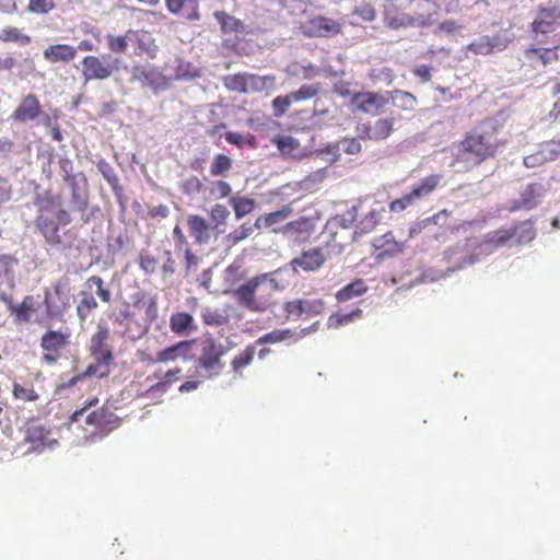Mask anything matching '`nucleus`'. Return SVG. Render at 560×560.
I'll list each match as a JSON object with an SVG mask.
<instances>
[{
    "mask_svg": "<svg viewBox=\"0 0 560 560\" xmlns=\"http://www.w3.org/2000/svg\"><path fill=\"white\" fill-rule=\"evenodd\" d=\"M504 141L499 138V128L491 121H482L467 131L458 142L457 159L472 166L494 159Z\"/></svg>",
    "mask_w": 560,
    "mask_h": 560,
    "instance_id": "obj_1",
    "label": "nucleus"
},
{
    "mask_svg": "<svg viewBox=\"0 0 560 560\" xmlns=\"http://www.w3.org/2000/svg\"><path fill=\"white\" fill-rule=\"evenodd\" d=\"M37 208L35 226L50 246L63 243L61 228L71 222L70 213L61 208L60 197L50 192L37 196L34 201Z\"/></svg>",
    "mask_w": 560,
    "mask_h": 560,
    "instance_id": "obj_2",
    "label": "nucleus"
},
{
    "mask_svg": "<svg viewBox=\"0 0 560 560\" xmlns=\"http://www.w3.org/2000/svg\"><path fill=\"white\" fill-rule=\"evenodd\" d=\"M283 269H277L270 273H262L250 278L247 282L234 290L233 295L238 305L252 312H265L270 305L269 293L266 289L282 290L288 281L278 279Z\"/></svg>",
    "mask_w": 560,
    "mask_h": 560,
    "instance_id": "obj_3",
    "label": "nucleus"
},
{
    "mask_svg": "<svg viewBox=\"0 0 560 560\" xmlns=\"http://www.w3.org/2000/svg\"><path fill=\"white\" fill-rule=\"evenodd\" d=\"M95 288V294L98 296L101 302L110 303L113 294L108 285L100 276H91L84 282V289L80 291L79 303L77 305V316L81 322L88 319V317L98 307L97 301L93 295V289Z\"/></svg>",
    "mask_w": 560,
    "mask_h": 560,
    "instance_id": "obj_4",
    "label": "nucleus"
},
{
    "mask_svg": "<svg viewBox=\"0 0 560 560\" xmlns=\"http://www.w3.org/2000/svg\"><path fill=\"white\" fill-rule=\"evenodd\" d=\"M225 352V347L215 340L213 336H203L199 341L198 364L210 376H218L224 368L222 358Z\"/></svg>",
    "mask_w": 560,
    "mask_h": 560,
    "instance_id": "obj_5",
    "label": "nucleus"
},
{
    "mask_svg": "<svg viewBox=\"0 0 560 560\" xmlns=\"http://www.w3.org/2000/svg\"><path fill=\"white\" fill-rule=\"evenodd\" d=\"M131 301V310L136 312L137 330L142 335L158 317V303L155 298L142 291L132 294Z\"/></svg>",
    "mask_w": 560,
    "mask_h": 560,
    "instance_id": "obj_6",
    "label": "nucleus"
},
{
    "mask_svg": "<svg viewBox=\"0 0 560 560\" xmlns=\"http://www.w3.org/2000/svg\"><path fill=\"white\" fill-rule=\"evenodd\" d=\"M388 104V97L380 92L361 91L351 95L350 106L353 113L380 115Z\"/></svg>",
    "mask_w": 560,
    "mask_h": 560,
    "instance_id": "obj_7",
    "label": "nucleus"
},
{
    "mask_svg": "<svg viewBox=\"0 0 560 560\" xmlns=\"http://www.w3.org/2000/svg\"><path fill=\"white\" fill-rule=\"evenodd\" d=\"M361 140L381 142L387 140L395 131L394 117H380L374 121L358 124L355 127Z\"/></svg>",
    "mask_w": 560,
    "mask_h": 560,
    "instance_id": "obj_8",
    "label": "nucleus"
},
{
    "mask_svg": "<svg viewBox=\"0 0 560 560\" xmlns=\"http://www.w3.org/2000/svg\"><path fill=\"white\" fill-rule=\"evenodd\" d=\"M109 328L103 324H98L96 331L91 336L89 351L94 361L104 363H113L114 355L108 345Z\"/></svg>",
    "mask_w": 560,
    "mask_h": 560,
    "instance_id": "obj_9",
    "label": "nucleus"
},
{
    "mask_svg": "<svg viewBox=\"0 0 560 560\" xmlns=\"http://www.w3.org/2000/svg\"><path fill=\"white\" fill-rule=\"evenodd\" d=\"M327 256L320 247H313L303 250L298 257L290 261V267L294 272H315L326 262Z\"/></svg>",
    "mask_w": 560,
    "mask_h": 560,
    "instance_id": "obj_10",
    "label": "nucleus"
},
{
    "mask_svg": "<svg viewBox=\"0 0 560 560\" xmlns=\"http://www.w3.org/2000/svg\"><path fill=\"white\" fill-rule=\"evenodd\" d=\"M303 32L308 37H331L341 32V24L330 18L317 15L303 24Z\"/></svg>",
    "mask_w": 560,
    "mask_h": 560,
    "instance_id": "obj_11",
    "label": "nucleus"
},
{
    "mask_svg": "<svg viewBox=\"0 0 560 560\" xmlns=\"http://www.w3.org/2000/svg\"><path fill=\"white\" fill-rule=\"evenodd\" d=\"M373 255L376 260L394 258L405 249V242L397 241L393 232L377 236L373 240Z\"/></svg>",
    "mask_w": 560,
    "mask_h": 560,
    "instance_id": "obj_12",
    "label": "nucleus"
},
{
    "mask_svg": "<svg viewBox=\"0 0 560 560\" xmlns=\"http://www.w3.org/2000/svg\"><path fill=\"white\" fill-rule=\"evenodd\" d=\"M81 63L82 75L85 82L93 80H106L112 77L116 70V67L93 55L84 57Z\"/></svg>",
    "mask_w": 560,
    "mask_h": 560,
    "instance_id": "obj_13",
    "label": "nucleus"
},
{
    "mask_svg": "<svg viewBox=\"0 0 560 560\" xmlns=\"http://www.w3.org/2000/svg\"><path fill=\"white\" fill-rule=\"evenodd\" d=\"M315 231V225L310 218L301 217L296 220L288 222L282 229L281 233L294 241L295 243L307 242Z\"/></svg>",
    "mask_w": 560,
    "mask_h": 560,
    "instance_id": "obj_14",
    "label": "nucleus"
},
{
    "mask_svg": "<svg viewBox=\"0 0 560 560\" xmlns=\"http://www.w3.org/2000/svg\"><path fill=\"white\" fill-rule=\"evenodd\" d=\"M130 43L135 45V55H145L150 59H154L158 54V45L153 36L144 30H129Z\"/></svg>",
    "mask_w": 560,
    "mask_h": 560,
    "instance_id": "obj_15",
    "label": "nucleus"
},
{
    "mask_svg": "<svg viewBox=\"0 0 560 560\" xmlns=\"http://www.w3.org/2000/svg\"><path fill=\"white\" fill-rule=\"evenodd\" d=\"M68 343V335L57 330H48L40 339V347L46 351L43 359L48 363H55L56 357L60 349Z\"/></svg>",
    "mask_w": 560,
    "mask_h": 560,
    "instance_id": "obj_16",
    "label": "nucleus"
},
{
    "mask_svg": "<svg viewBox=\"0 0 560 560\" xmlns=\"http://www.w3.org/2000/svg\"><path fill=\"white\" fill-rule=\"evenodd\" d=\"M40 113L42 107L37 96L28 94L22 98L11 117L15 121L26 122L38 118Z\"/></svg>",
    "mask_w": 560,
    "mask_h": 560,
    "instance_id": "obj_17",
    "label": "nucleus"
},
{
    "mask_svg": "<svg viewBox=\"0 0 560 560\" xmlns=\"http://www.w3.org/2000/svg\"><path fill=\"white\" fill-rule=\"evenodd\" d=\"M560 19L558 8H540L532 26L535 33L547 34L555 30V25Z\"/></svg>",
    "mask_w": 560,
    "mask_h": 560,
    "instance_id": "obj_18",
    "label": "nucleus"
},
{
    "mask_svg": "<svg viewBox=\"0 0 560 560\" xmlns=\"http://www.w3.org/2000/svg\"><path fill=\"white\" fill-rule=\"evenodd\" d=\"M133 79L154 90L166 85L165 77L153 67L137 66L133 68Z\"/></svg>",
    "mask_w": 560,
    "mask_h": 560,
    "instance_id": "obj_19",
    "label": "nucleus"
},
{
    "mask_svg": "<svg viewBox=\"0 0 560 560\" xmlns=\"http://www.w3.org/2000/svg\"><path fill=\"white\" fill-rule=\"evenodd\" d=\"M195 340H184L179 341L176 345H173L168 348H165L156 353L154 363H165L170 361H175L178 358H187L191 352V346Z\"/></svg>",
    "mask_w": 560,
    "mask_h": 560,
    "instance_id": "obj_20",
    "label": "nucleus"
},
{
    "mask_svg": "<svg viewBox=\"0 0 560 560\" xmlns=\"http://www.w3.org/2000/svg\"><path fill=\"white\" fill-rule=\"evenodd\" d=\"M46 313L49 318H58L67 308V302L60 285H56L52 292H45Z\"/></svg>",
    "mask_w": 560,
    "mask_h": 560,
    "instance_id": "obj_21",
    "label": "nucleus"
},
{
    "mask_svg": "<svg viewBox=\"0 0 560 560\" xmlns=\"http://www.w3.org/2000/svg\"><path fill=\"white\" fill-rule=\"evenodd\" d=\"M78 54V49L68 44H57L48 46L43 55L44 58L51 62H70L72 61Z\"/></svg>",
    "mask_w": 560,
    "mask_h": 560,
    "instance_id": "obj_22",
    "label": "nucleus"
},
{
    "mask_svg": "<svg viewBox=\"0 0 560 560\" xmlns=\"http://www.w3.org/2000/svg\"><path fill=\"white\" fill-rule=\"evenodd\" d=\"M187 225L195 243L206 244L209 242L210 225L205 218L198 214H189L187 217Z\"/></svg>",
    "mask_w": 560,
    "mask_h": 560,
    "instance_id": "obj_23",
    "label": "nucleus"
},
{
    "mask_svg": "<svg viewBox=\"0 0 560 560\" xmlns=\"http://www.w3.org/2000/svg\"><path fill=\"white\" fill-rule=\"evenodd\" d=\"M107 316L115 326L124 328V335L129 332L131 323L137 325L136 312L131 310L128 302H124L119 308L113 310Z\"/></svg>",
    "mask_w": 560,
    "mask_h": 560,
    "instance_id": "obj_24",
    "label": "nucleus"
},
{
    "mask_svg": "<svg viewBox=\"0 0 560 560\" xmlns=\"http://www.w3.org/2000/svg\"><path fill=\"white\" fill-rule=\"evenodd\" d=\"M186 2H187L188 8L185 13V18L188 21L200 20L201 15L199 12L198 0H188V1L187 0H165V5L170 13L177 15L183 11Z\"/></svg>",
    "mask_w": 560,
    "mask_h": 560,
    "instance_id": "obj_25",
    "label": "nucleus"
},
{
    "mask_svg": "<svg viewBox=\"0 0 560 560\" xmlns=\"http://www.w3.org/2000/svg\"><path fill=\"white\" fill-rule=\"evenodd\" d=\"M255 353V346L249 345L233 358L231 361V370L233 372L234 378L243 377L244 369L252 364Z\"/></svg>",
    "mask_w": 560,
    "mask_h": 560,
    "instance_id": "obj_26",
    "label": "nucleus"
},
{
    "mask_svg": "<svg viewBox=\"0 0 560 560\" xmlns=\"http://www.w3.org/2000/svg\"><path fill=\"white\" fill-rule=\"evenodd\" d=\"M441 174H431L422 178L410 191L415 200L424 198L433 192L441 184Z\"/></svg>",
    "mask_w": 560,
    "mask_h": 560,
    "instance_id": "obj_27",
    "label": "nucleus"
},
{
    "mask_svg": "<svg viewBox=\"0 0 560 560\" xmlns=\"http://www.w3.org/2000/svg\"><path fill=\"white\" fill-rule=\"evenodd\" d=\"M388 101L390 100L395 106L400 108L402 112H412L417 105V97L410 92L402 90H393L386 92Z\"/></svg>",
    "mask_w": 560,
    "mask_h": 560,
    "instance_id": "obj_28",
    "label": "nucleus"
},
{
    "mask_svg": "<svg viewBox=\"0 0 560 560\" xmlns=\"http://www.w3.org/2000/svg\"><path fill=\"white\" fill-rule=\"evenodd\" d=\"M540 187L538 184H528L521 194L520 200L512 207V210L533 209L538 203Z\"/></svg>",
    "mask_w": 560,
    "mask_h": 560,
    "instance_id": "obj_29",
    "label": "nucleus"
},
{
    "mask_svg": "<svg viewBox=\"0 0 560 560\" xmlns=\"http://www.w3.org/2000/svg\"><path fill=\"white\" fill-rule=\"evenodd\" d=\"M368 291V285L363 279H355L351 283L345 285L336 293L338 302H347L354 298L363 295Z\"/></svg>",
    "mask_w": 560,
    "mask_h": 560,
    "instance_id": "obj_30",
    "label": "nucleus"
},
{
    "mask_svg": "<svg viewBox=\"0 0 560 560\" xmlns=\"http://www.w3.org/2000/svg\"><path fill=\"white\" fill-rule=\"evenodd\" d=\"M280 153L285 158L300 156V142L291 136H277L272 139Z\"/></svg>",
    "mask_w": 560,
    "mask_h": 560,
    "instance_id": "obj_31",
    "label": "nucleus"
},
{
    "mask_svg": "<svg viewBox=\"0 0 560 560\" xmlns=\"http://www.w3.org/2000/svg\"><path fill=\"white\" fill-rule=\"evenodd\" d=\"M34 298L27 295L23 299L21 304L10 302L9 312L15 316L19 323H28L31 320V313L34 312Z\"/></svg>",
    "mask_w": 560,
    "mask_h": 560,
    "instance_id": "obj_32",
    "label": "nucleus"
},
{
    "mask_svg": "<svg viewBox=\"0 0 560 560\" xmlns=\"http://www.w3.org/2000/svg\"><path fill=\"white\" fill-rule=\"evenodd\" d=\"M194 327V318L189 313L176 312L170 317V328L176 335L187 334Z\"/></svg>",
    "mask_w": 560,
    "mask_h": 560,
    "instance_id": "obj_33",
    "label": "nucleus"
},
{
    "mask_svg": "<svg viewBox=\"0 0 560 560\" xmlns=\"http://www.w3.org/2000/svg\"><path fill=\"white\" fill-rule=\"evenodd\" d=\"M290 213H291L290 207H284L281 210L266 213L256 219L254 226L257 230L261 229L262 226L270 228V226L285 220L290 215Z\"/></svg>",
    "mask_w": 560,
    "mask_h": 560,
    "instance_id": "obj_34",
    "label": "nucleus"
},
{
    "mask_svg": "<svg viewBox=\"0 0 560 560\" xmlns=\"http://www.w3.org/2000/svg\"><path fill=\"white\" fill-rule=\"evenodd\" d=\"M247 79L248 93L270 90L273 88L276 81L273 75H257L253 73H247Z\"/></svg>",
    "mask_w": 560,
    "mask_h": 560,
    "instance_id": "obj_35",
    "label": "nucleus"
},
{
    "mask_svg": "<svg viewBox=\"0 0 560 560\" xmlns=\"http://www.w3.org/2000/svg\"><path fill=\"white\" fill-rule=\"evenodd\" d=\"M182 374V369L180 368H175V369H171L168 370L164 375H163V378L158 382L156 384L152 385L148 392L149 393H160V394H165L170 387L172 386L173 383H175L179 376Z\"/></svg>",
    "mask_w": 560,
    "mask_h": 560,
    "instance_id": "obj_36",
    "label": "nucleus"
},
{
    "mask_svg": "<svg viewBox=\"0 0 560 560\" xmlns=\"http://www.w3.org/2000/svg\"><path fill=\"white\" fill-rule=\"evenodd\" d=\"M525 55L529 59L537 57L542 66H548L559 60L557 48H528Z\"/></svg>",
    "mask_w": 560,
    "mask_h": 560,
    "instance_id": "obj_37",
    "label": "nucleus"
},
{
    "mask_svg": "<svg viewBox=\"0 0 560 560\" xmlns=\"http://www.w3.org/2000/svg\"><path fill=\"white\" fill-rule=\"evenodd\" d=\"M233 165V161L230 156L223 153H218L213 156L210 165V174L214 177L225 175Z\"/></svg>",
    "mask_w": 560,
    "mask_h": 560,
    "instance_id": "obj_38",
    "label": "nucleus"
},
{
    "mask_svg": "<svg viewBox=\"0 0 560 560\" xmlns=\"http://www.w3.org/2000/svg\"><path fill=\"white\" fill-rule=\"evenodd\" d=\"M247 80V73L230 74L223 78V84L230 91L246 94L248 93Z\"/></svg>",
    "mask_w": 560,
    "mask_h": 560,
    "instance_id": "obj_39",
    "label": "nucleus"
},
{
    "mask_svg": "<svg viewBox=\"0 0 560 560\" xmlns=\"http://www.w3.org/2000/svg\"><path fill=\"white\" fill-rule=\"evenodd\" d=\"M230 203L233 207L236 219L249 214L255 208V200L247 197H232Z\"/></svg>",
    "mask_w": 560,
    "mask_h": 560,
    "instance_id": "obj_40",
    "label": "nucleus"
},
{
    "mask_svg": "<svg viewBox=\"0 0 560 560\" xmlns=\"http://www.w3.org/2000/svg\"><path fill=\"white\" fill-rule=\"evenodd\" d=\"M107 47L114 54H125L130 43L129 30L124 35L107 34Z\"/></svg>",
    "mask_w": 560,
    "mask_h": 560,
    "instance_id": "obj_41",
    "label": "nucleus"
},
{
    "mask_svg": "<svg viewBox=\"0 0 560 560\" xmlns=\"http://www.w3.org/2000/svg\"><path fill=\"white\" fill-rule=\"evenodd\" d=\"M115 415L107 408H100L88 416L86 422L97 428H105L114 422Z\"/></svg>",
    "mask_w": 560,
    "mask_h": 560,
    "instance_id": "obj_42",
    "label": "nucleus"
},
{
    "mask_svg": "<svg viewBox=\"0 0 560 560\" xmlns=\"http://www.w3.org/2000/svg\"><path fill=\"white\" fill-rule=\"evenodd\" d=\"M322 89L320 83L304 84L299 90L290 92L293 103L311 100L315 97Z\"/></svg>",
    "mask_w": 560,
    "mask_h": 560,
    "instance_id": "obj_43",
    "label": "nucleus"
},
{
    "mask_svg": "<svg viewBox=\"0 0 560 560\" xmlns=\"http://www.w3.org/2000/svg\"><path fill=\"white\" fill-rule=\"evenodd\" d=\"M12 395L15 399L24 402L36 401L39 398V395L32 385L25 387L19 383L13 384Z\"/></svg>",
    "mask_w": 560,
    "mask_h": 560,
    "instance_id": "obj_44",
    "label": "nucleus"
},
{
    "mask_svg": "<svg viewBox=\"0 0 560 560\" xmlns=\"http://www.w3.org/2000/svg\"><path fill=\"white\" fill-rule=\"evenodd\" d=\"M255 229L256 228L254 225L244 223L234 231H232L230 234H228L225 240L229 245L234 246L237 243L242 242L243 240L247 238L249 235H252Z\"/></svg>",
    "mask_w": 560,
    "mask_h": 560,
    "instance_id": "obj_45",
    "label": "nucleus"
},
{
    "mask_svg": "<svg viewBox=\"0 0 560 560\" xmlns=\"http://www.w3.org/2000/svg\"><path fill=\"white\" fill-rule=\"evenodd\" d=\"M2 40L20 43L22 45L31 44L32 39L28 35L23 34L18 27L8 26L2 30Z\"/></svg>",
    "mask_w": 560,
    "mask_h": 560,
    "instance_id": "obj_46",
    "label": "nucleus"
},
{
    "mask_svg": "<svg viewBox=\"0 0 560 560\" xmlns=\"http://www.w3.org/2000/svg\"><path fill=\"white\" fill-rule=\"evenodd\" d=\"M385 21L387 26L394 30L416 25V19L406 14L393 15L390 12H387Z\"/></svg>",
    "mask_w": 560,
    "mask_h": 560,
    "instance_id": "obj_47",
    "label": "nucleus"
},
{
    "mask_svg": "<svg viewBox=\"0 0 560 560\" xmlns=\"http://www.w3.org/2000/svg\"><path fill=\"white\" fill-rule=\"evenodd\" d=\"M292 336L291 330L289 329H275L268 334L262 335L256 340V345H265V343H277L285 340Z\"/></svg>",
    "mask_w": 560,
    "mask_h": 560,
    "instance_id": "obj_48",
    "label": "nucleus"
},
{
    "mask_svg": "<svg viewBox=\"0 0 560 560\" xmlns=\"http://www.w3.org/2000/svg\"><path fill=\"white\" fill-rule=\"evenodd\" d=\"M71 202L74 211L83 212L89 206V195L85 190L73 186L71 191Z\"/></svg>",
    "mask_w": 560,
    "mask_h": 560,
    "instance_id": "obj_49",
    "label": "nucleus"
},
{
    "mask_svg": "<svg viewBox=\"0 0 560 560\" xmlns=\"http://www.w3.org/2000/svg\"><path fill=\"white\" fill-rule=\"evenodd\" d=\"M514 231H516L515 237H517L518 244L529 243L535 238V230L528 222H521L515 225Z\"/></svg>",
    "mask_w": 560,
    "mask_h": 560,
    "instance_id": "obj_50",
    "label": "nucleus"
},
{
    "mask_svg": "<svg viewBox=\"0 0 560 560\" xmlns=\"http://www.w3.org/2000/svg\"><path fill=\"white\" fill-rule=\"evenodd\" d=\"M214 18L220 23V25L224 32L237 31L238 27L242 25L240 20L235 19L234 16L229 15L224 11L214 12Z\"/></svg>",
    "mask_w": 560,
    "mask_h": 560,
    "instance_id": "obj_51",
    "label": "nucleus"
},
{
    "mask_svg": "<svg viewBox=\"0 0 560 560\" xmlns=\"http://www.w3.org/2000/svg\"><path fill=\"white\" fill-rule=\"evenodd\" d=\"M293 104V101L291 100V94L287 95H280L272 100L271 106L273 110L275 117H281L283 116L290 106Z\"/></svg>",
    "mask_w": 560,
    "mask_h": 560,
    "instance_id": "obj_52",
    "label": "nucleus"
},
{
    "mask_svg": "<svg viewBox=\"0 0 560 560\" xmlns=\"http://www.w3.org/2000/svg\"><path fill=\"white\" fill-rule=\"evenodd\" d=\"M202 320L206 325L221 326L225 323V316L219 311L210 307H206L201 313Z\"/></svg>",
    "mask_w": 560,
    "mask_h": 560,
    "instance_id": "obj_53",
    "label": "nucleus"
},
{
    "mask_svg": "<svg viewBox=\"0 0 560 560\" xmlns=\"http://www.w3.org/2000/svg\"><path fill=\"white\" fill-rule=\"evenodd\" d=\"M46 439L45 429L40 425H30L26 429L25 440L31 442L32 444L44 445Z\"/></svg>",
    "mask_w": 560,
    "mask_h": 560,
    "instance_id": "obj_54",
    "label": "nucleus"
},
{
    "mask_svg": "<svg viewBox=\"0 0 560 560\" xmlns=\"http://www.w3.org/2000/svg\"><path fill=\"white\" fill-rule=\"evenodd\" d=\"M54 8V0H28L27 4V11L36 14H47Z\"/></svg>",
    "mask_w": 560,
    "mask_h": 560,
    "instance_id": "obj_55",
    "label": "nucleus"
},
{
    "mask_svg": "<svg viewBox=\"0 0 560 560\" xmlns=\"http://www.w3.org/2000/svg\"><path fill=\"white\" fill-rule=\"evenodd\" d=\"M110 364L112 363H104L102 361H95L94 363L90 364L86 368V370L83 373V376L96 375L98 377H106L110 373Z\"/></svg>",
    "mask_w": 560,
    "mask_h": 560,
    "instance_id": "obj_56",
    "label": "nucleus"
},
{
    "mask_svg": "<svg viewBox=\"0 0 560 560\" xmlns=\"http://www.w3.org/2000/svg\"><path fill=\"white\" fill-rule=\"evenodd\" d=\"M468 49L476 55H489L494 49V44L489 37H483L477 42L469 44Z\"/></svg>",
    "mask_w": 560,
    "mask_h": 560,
    "instance_id": "obj_57",
    "label": "nucleus"
},
{
    "mask_svg": "<svg viewBox=\"0 0 560 560\" xmlns=\"http://www.w3.org/2000/svg\"><path fill=\"white\" fill-rule=\"evenodd\" d=\"M229 217H230V211L224 205L215 203L214 206H212V208L210 210V219L217 225L225 224Z\"/></svg>",
    "mask_w": 560,
    "mask_h": 560,
    "instance_id": "obj_58",
    "label": "nucleus"
},
{
    "mask_svg": "<svg viewBox=\"0 0 560 560\" xmlns=\"http://www.w3.org/2000/svg\"><path fill=\"white\" fill-rule=\"evenodd\" d=\"M284 311L288 318H299L305 312V302L303 300H294L284 304Z\"/></svg>",
    "mask_w": 560,
    "mask_h": 560,
    "instance_id": "obj_59",
    "label": "nucleus"
},
{
    "mask_svg": "<svg viewBox=\"0 0 560 560\" xmlns=\"http://www.w3.org/2000/svg\"><path fill=\"white\" fill-rule=\"evenodd\" d=\"M203 184L197 176H190L183 183V191L188 195H196L202 190Z\"/></svg>",
    "mask_w": 560,
    "mask_h": 560,
    "instance_id": "obj_60",
    "label": "nucleus"
},
{
    "mask_svg": "<svg viewBox=\"0 0 560 560\" xmlns=\"http://www.w3.org/2000/svg\"><path fill=\"white\" fill-rule=\"evenodd\" d=\"M416 200L410 192L404 195L401 198L395 199L389 203V210L393 212H400L411 206Z\"/></svg>",
    "mask_w": 560,
    "mask_h": 560,
    "instance_id": "obj_61",
    "label": "nucleus"
},
{
    "mask_svg": "<svg viewBox=\"0 0 560 560\" xmlns=\"http://www.w3.org/2000/svg\"><path fill=\"white\" fill-rule=\"evenodd\" d=\"M232 192L231 185L222 179L215 180L212 184L211 194L217 198H225L229 197Z\"/></svg>",
    "mask_w": 560,
    "mask_h": 560,
    "instance_id": "obj_62",
    "label": "nucleus"
},
{
    "mask_svg": "<svg viewBox=\"0 0 560 560\" xmlns=\"http://www.w3.org/2000/svg\"><path fill=\"white\" fill-rule=\"evenodd\" d=\"M515 235L516 231H514V228L511 230H499L492 234L490 242H493L497 246H500L515 237Z\"/></svg>",
    "mask_w": 560,
    "mask_h": 560,
    "instance_id": "obj_63",
    "label": "nucleus"
},
{
    "mask_svg": "<svg viewBox=\"0 0 560 560\" xmlns=\"http://www.w3.org/2000/svg\"><path fill=\"white\" fill-rule=\"evenodd\" d=\"M139 265L144 272L153 273L158 267V259L148 253L141 254Z\"/></svg>",
    "mask_w": 560,
    "mask_h": 560,
    "instance_id": "obj_64",
    "label": "nucleus"
}]
</instances>
